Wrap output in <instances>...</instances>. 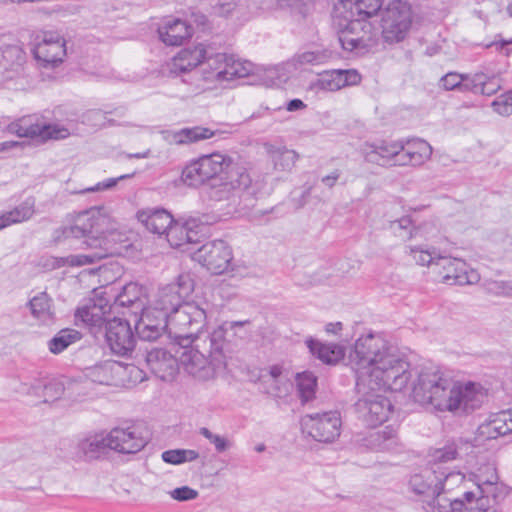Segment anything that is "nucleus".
Wrapping results in <instances>:
<instances>
[{"instance_id":"nucleus-48","label":"nucleus","mask_w":512,"mask_h":512,"mask_svg":"<svg viewBox=\"0 0 512 512\" xmlns=\"http://www.w3.org/2000/svg\"><path fill=\"white\" fill-rule=\"evenodd\" d=\"M390 229L401 239H411L416 235L415 227L408 216L390 222Z\"/></svg>"},{"instance_id":"nucleus-46","label":"nucleus","mask_w":512,"mask_h":512,"mask_svg":"<svg viewBox=\"0 0 512 512\" xmlns=\"http://www.w3.org/2000/svg\"><path fill=\"white\" fill-rule=\"evenodd\" d=\"M186 222L177 223L174 222L168 228L166 232V239L169 242L171 247L181 248L183 251H188L186 248V236H187Z\"/></svg>"},{"instance_id":"nucleus-34","label":"nucleus","mask_w":512,"mask_h":512,"mask_svg":"<svg viewBox=\"0 0 512 512\" xmlns=\"http://www.w3.org/2000/svg\"><path fill=\"white\" fill-rule=\"evenodd\" d=\"M35 213V201L27 198L12 210L0 214V231L13 225L28 221Z\"/></svg>"},{"instance_id":"nucleus-20","label":"nucleus","mask_w":512,"mask_h":512,"mask_svg":"<svg viewBox=\"0 0 512 512\" xmlns=\"http://www.w3.org/2000/svg\"><path fill=\"white\" fill-rule=\"evenodd\" d=\"M123 371L121 362L104 360L84 368L82 374L86 380L92 383L105 386H117L120 385L121 373Z\"/></svg>"},{"instance_id":"nucleus-5","label":"nucleus","mask_w":512,"mask_h":512,"mask_svg":"<svg viewBox=\"0 0 512 512\" xmlns=\"http://www.w3.org/2000/svg\"><path fill=\"white\" fill-rule=\"evenodd\" d=\"M246 322L226 321L211 333L202 330L187 340L175 338L183 348L179 362L184 370L194 378L206 381L214 378L226 367L223 346L226 335H238Z\"/></svg>"},{"instance_id":"nucleus-61","label":"nucleus","mask_w":512,"mask_h":512,"mask_svg":"<svg viewBox=\"0 0 512 512\" xmlns=\"http://www.w3.org/2000/svg\"><path fill=\"white\" fill-rule=\"evenodd\" d=\"M132 174H125L121 175L117 178H109L102 182L97 183L94 187L88 188L86 191L88 192H94V191H101V190H108L114 187L118 181L126 179L131 177Z\"/></svg>"},{"instance_id":"nucleus-38","label":"nucleus","mask_w":512,"mask_h":512,"mask_svg":"<svg viewBox=\"0 0 512 512\" xmlns=\"http://www.w3.org/2000/svg\"><path fill=\"white\" fill-rule=\"evenodd\" d=\"M332 57V52L327 49H315L298 53L293 57L296 68H304L307 65H321Z\"/></svg>"},{"instance_id":"nucleus-64","label":"nucleus","mask_w":512,"mask_h":512,"mask_svg":"<svg viewBox=\"0 0 512 512\" xmlns=\"http://www.w3.org/2000/svg\"><path fill=\"white\" fill-rule=\"evenodd\" d=\"M493 45H495L496 49L504 53L506 56H510L512 54V49L509 48V46L512 45V38L510 40L495 42Z\"/></svg>"},{"instance_id":"nucleus-2","label":"nucleus","mask_w":512,"mask_h":512,"mask_svg":"<svg viewBox=\"0 0 512 512\" xmlns=\"http://www.w3.org/2000/svg\"><path fill=\"white\" fill-rule=\"evenodd\" d=\"M61 235L65 239H83V244L90 249L86 254L63 258V265L76 267L92 264L122 251V234L117 231L106 207H91L79 212L70 226L61 228Z\"/></svg>"},{"instance_id":"nucleus-14","label":"nucleus","mask_w":512,"mask_h":512,"mask_svg":"<svg viewBox=\"0 0 512 512\" xmlns=\"http://www.w3.org/2000/svg\"><path fill=\"white\" fill-rule=\"evenodd\" d=\"M32 51L43 67H54L66 56V41L57 31H40L34 38Z\"/></svg>"},{"instance_id":"nucleus-4","label":"nucleus","mask_w":512,"mask_h":512,"mask_svg":"<svg viewBox=\"0 0 512 512\" xmlns=\"http://www.w3.org/2000/svg\"><path fill=\"white\" fill-rule=\"evenodd\" d=\"M194 287L190 274H180L175 282L160 288L153 304L149 305L157 313L166 314L175 338L187 340L206 325L208 304L188 301Z\"/></svg>"},{"instance_id":"nucleus-10","label":"nucleus","mask_w":512,"mask_h":512,"mask_svg":"<svg viewBox=\"0 0 512 512\" xmlns=\"http://www.w3.org/2000/svg\"><path fill=\"white\" fill-rule=\"evenodd\" d=\"M412 24V10L407 1L391 0L381 11L382 36L387 43L402 41Z\"/></svg>"},{"instance_id":"nucleus-36","label":"nucleus","mask_w":512,"mask_h":512,"mask_svg":"<svg viewBox=\"0 0 512 512\" xmlns=\"http://www.w3.org/2000/svg\"><path fill=\"white\" fill-rule=\"evenodd\" d=\"M253 71V65L249 61H241L233 55H228L225 69L219 72V82L232 81L236 78H244Z\"/></svg>"},{"instance_id":"nucleus-63","label":"nucleus","mask_w":512,"mask_h":512,"mask_svg":"<svg viewBox=\"0 0 512 512\" xmlns=\"http://www.w3.org/2000/svg\"><path fill=\"white\" fill-rule=\"evenodd\" d=\"M310 1L311 0H277L279 5L297 10L301 14L305 13V8L308 6Z\"/></svg>"},{"instance_id":"nucleus-41","label":"nucleus","mask_w":512,"mask_h":512,"mask_svg":"<svg viewBox=\"0 0 512 512\" xmlns=\"http://www.w3.org/2000/svg\"><path fill=\"white\" fill-rule=\"evenodd\" d=\"M459 456V447L455 442L446 444L444 447L432 449L428 454L430 467L451 462Z\"/></svg>"},{"instance_id":"nucleus-53","label":"nucleus","mask_w":512,"mask_h":512,"mask_svg":"<svg viewBox=\"0 0 512 512\" xmlns=\"http://www.w3.org/2000/svg\"><path fill=\"white\" fill-rule=\"evenodd\" d=\"M122 368L124 371L121 373L120 385H124L126 382L140 383L146 377L145 372L133 364L122 363Z\"/></svg>"},{"instance_id":"nucleus-24","label":"nucleus","mask_w":512,"mask_h":512,"mask_svg":"<svg viewBox=\"0 0 512 512\" xmlns=\"http://www.w3.org/2000/svg\"><path fill=\"white\" fill-rule=\"evenodd\" d=\"M218 131L208 127L194 126L178 130H164L161 132L163 139L170 145H189L210 139L217 135Z\"/></svg>"},{"instance_id":"nucleus-58","label":"nucleus","mask_w":512,"mask_h":512,"mask_svg":"<svg viewBox=\"0 0 512 512\" xmlns=\"http://www.w3.org/2000/svg\"><path fill=\"white\" fill-rule=\"evenodd\" d=\"M275 0H243V13H256L270 9Z\"/></svg>"},{"instance_id":"nucleus-9","label":"nucleus","mask_w":512,"mask_h":512,"mask_svg":"<svg viewBox=\"0 0 512 512\" xmlns=\"http://www.w3.org/2000/svg\"><path fill=\"white\" fill-rule=\"evenodd\" d=\"M439 484L438 471L425 467L410 476L408 488L423 503L426 512H461L463 501L439 495Z\"/></svg>"},{"instance_id":"nucleus-26","label":"nucleus","mask_w":512,"mask_h":512,"mask_svg":"<svg viewBox=\"0 0 512 512\" xmlns=\"http://www.w3.org/2000/svg\"><path fill=\"white\" fill-rule=\"evenodd\" d=\"M356 442L373 451H394L399 446L397 431L392 426L383 430L370 431Z\"/></svg>"},{"instance_id":"nucleus-56","label":"nucleus","mask_w":512,"mask_h":512,"mask_svg":"<svg viewBox=\"0 0 512 512\" xmlns=\"http://www.w3.org/2000/svg\"><path fill=\"white\" fill-rule=\"evenodd\" d=\"M487 290L497 296L512 297V281H492Z\"/></svg>"},{"instance_id":"nucleus-60","label":"nucleus","mask_w":512,"mask_h":512,"mask_svg":"<svg viewBox=\"0 0 512 512\" xmlns=\"http://www.w3.org/2000/svg\"><path fill=\"white\" fill-rule=\"evenodd\" d=\"M173 499L177 501L193 500L198 496V492L188 486L176 488L171 492Z\"/></svg>"},{"instance_id":"nucleus-55","label":"nucleus","mask_w":512,"mask_h":512,"mask_svg":"<svg viewBox=\"0 0 512 512\" xmlns=\"http://www.w3.org/2000/svg\"><path fill=\"white\" fill-rule=\"evenodd\" d=\"M493 110L501 116H509L512 114V98L511 91L497 97L491 104Z\"/></svg>"},{"instance_id":"nucleus-51","label":"nucleus","mask_w":512,"mask_h":512,"mask_svg":"<svg viewBox=\"0 0 512 512\" xmlns=\"http://www.w3.org/2000/svg\"><path fill=\"white\" fill-rule=\"evenodd\" d=\"M212 9L218 16H227L233 11L243 14V0H216Z\"/></svg>"},{"instance_id":"nucleus-16","label":"nucleus","mask_w":512,"mask_h":512,"mask_svg":"<svg viewBox=\"0 0 512 512\" xmlns=\"http://www.w3.org/2000/svg\"><path fill=\"white\" fill-rule=\"evenodd\" d=\"M104 328L106 342L114 354L126 356L133 351L135 337L128 320L114 317L107 321Z\"/></svg>"},{"instance_id":"nucleus-19","label":"nucleus","mask_w":512,"mask_h":512,"mask_svg":"<svg viewBox=\"0 0 512 512\" xmlns=\"http://www.w3.org/2000/svg\"><path fill=\"white\" fill-rule=\"evenodd\" d=\"M361 82V75L355 69L330 70L318 75V78L311 82V89L320 92H334L347 86H354Z\"/></svg>"},{"instance_id":"nucleus-50","label":"nucleus","mask_w":512,"mask_h":512,"mask_svg":"<svg viewBox=\"0 0 512 512\" xmlns=\"http://www.w3.org/2000/svg\"><path fill=\"white\" fill-rule=\"evenodd\" d=\"M187 236H186V246L197 244L200 242L201 238H203L206 234L207 227L200 223L197 219L192 218L186 221Z\"/></svg>"},{"instance_id":"nucleus-22","label":"nucleus","mask_w":512,"mask_h":512,"mask_svg":"<svg viewBox=\"0 0 512 512\" xmlns=\"http://www.w3.org/2000/svg\"><path fill=\"white\" fill-rule=\"evenodd\" d=\"M206 58V47L198 44L180 50L168 63L167 67L171 74L179 75L189 72L200 65Z\"/></svg>"},{"instance_id":"nucleus-3","label":"nucleus","mask_w":512,"mask_h":512,"mask_svg":"<svg viewBox=\"0 0 512 512\" xmlns=\"http://www.w3.org/2000/svg\"><path fill=\"white\" fill-rule=\"evenodd\" d=\"M412 397L421 405H430L440 412L468 413L479 408L485 394L473 382L453 383L434 365L423 366L413 382Z\"/></svg>"},{"instance_id":"nucleus-57","label":"nucleus","mask_w":512,"mask_h":512,"mask_svg":"<svg viewBox=\"0 0 512 512\" xmlns=\"http://www.w3.org/2000/svg\"><path fill=\"white\" fill-rule=\"evenodd\" d=\"M489 420L495 425L498 433L502 436L512 433L505 410L492 415Z\"/></svg>"},{"instance_id":"nucleus-21","label":"nucleus","mask_w":512,"mask_h":512,"mask_svg":"<svg viewBox=\"0 0 512 512\" xmlns=\"http://www.w3.org/2000/svg\"><path fill=\"white\" fill-rule=\"evenodd\" d=\"M232 190H247L251 195L258 193L252 185L250 174L243 167L232 168L228 172L227 181L223 182L219 188L212 189L210 197L217 201L228 199Z\"/></svg>"},{"instance_id":"nucleus-45","label":"nucleus","mask_w":512,"mask_h":512,"mask_svg":"<svg viewBox=\"0 0 512 512\" xmlns=\"http://www.w3.org/2000/svg\"><path fill=\"white\" fill-rule=\"evenodd\" d=\"M24 55L22 50L17 46H9L0 52V71L16 70L23 62Z\"/></svg>"},{"instance_id":"nucleus-17","label":"nucleus","mask_w":512,"mask_h":512,"mask_svg":"<svg viewBox=\"0 0 512 512\" xmlns=\"http://www.w3.org/2000/svg\"><path fill=\"white\" fill-rule=\"evenodd\" d=\"M108 449L120 454H136L147 444L146 438L134 426L115 427L106 433Z\"/></svg>"},{"instance_id":"nucleus-1","label":"nucleus","mask_w":512,"mask_h":512,"mask_svg":"<svg viewBox=\"0 0 512 512\" xmlns=\"http://www.w3.org/2000/svg\"><path fill=\"white\" fill-rule=\"evenodd\" d=\"M349 363L360 394L355 403L358 418L368 426L382 424L388 419L392 404L376 390L399 392L407 387L412 376L407 357L381 333L369 332L355 341Z\"/></svg>"},{"instance_id":"nucleus-35","label":"nucleus","mask_w":512,"mask_h":512,"mask_svg":"<svg viewBox=\"0 0 512 512\" xmlns=\"http://www.w3.org/2000/svg\"><path fill=\"white\" fill-rule=\"evenodd\" d=\"M199 158L203 166L205 178L207 179V181L214 179L215 177L220 175L232 164V159L229 156L220 153L203 155Z\"/></svg>"},{"instance_id":"nucleus-31","label":"nucleus","mask_w":512,"mask_h":512,"mask_svg":"<svg viewBox=\"0 0 512 512\" xmlns=\"http://www.w3.org/2000/svg\"><path fill=\"white\" fill-rule=\"evenodd\" d=\"M263 149L277 171H290L299 158L296 151L288 149L284 145L265 142Z\"/></svg>"},{"instance_id":"nucleus-30","label":"nucleus","mask_w":512,"mask_h":512,"mask_svg":"<svg viewBox=\"0 0 512 512\" xmlns=\"http://www.w3.org/2000/svg\"><path fill=\"white\" fill-rule=\"evenodd\" d=\"M137 219L149 232L159 236L166 234L173 223V217L167 210L157 208H147L139 211Z\"/></svg>"},{"instance_id":"nucleus-7","label":"nucleus","mask_w":512,"mask_h":512,"mask_svg":"<svg viewBox=\"0 0 512 512\" xmlns=\"http://www.w3.org/2000/svg\"><path fill=\"white\" fill-rule=\"evenodd\" d=\"M362 151L367 162L380 166H421L432 155L431 145L419 138L406 143L381 141L365 144Z\"/></svg>"},{"instance_id":"nucleus-29","label":"nucleus","mask_w":512,"mask_h":512,"mask_svg":"<svg viewBox=\"0 0 512 512\" xmlns=\"http://www.w3.org/2000/svg\"><path fill=\"white\" fill-rule=\"evenodd\" d=\"M502 88V78L499 74L486 73L484 71L476 72L468 78L464 84V89L474 94L491 96L496 94Z\"/></svg>"},{"instance_id":"nucleus-37","label":"nucleus","mask_w":512,"mask_h":512,"mask_svg":"<svg viewBox=\"0 0 512 512\" xmlns=\"http://www.w3.org/2000/svg\"><path fill=\"white\" fill-rule=\"evenodd\" d=\"M81 338L82 334L75 329H62L48 342L49 351L56 355L60 354Z\"/></svg>"},{"instance_id":"nucleus-49","label":"nucleus","mask_w":512,"mask_h":512,"mask_svg":"<svg viewBox=\"0 0 512 512\" xmlns=\"http://www.w3.org/2000/svg\"><path fill=\"white\" fill-rule=\"evenodd\" d=\"M199 433L206 438L211 444L214 445L215 451L217 453H223L231 449L234 445L233 441L228 439L225 436L214 434L208 428L202 427L199 430Z\"/></svg>"},{"instance_id":"nucleus-18","label":"nucleus","mask_w":512,"mask_h":512,"mask_svg":"<svg viewBox=\"0 0 512 512\" xmlns=\"http://www.w3.org/2000/svg\"><path fill=\"white\" fill-rule=\"evenodd\" d=\"M140 313V318L135 322V330L140 339L154 341L164 331H168L169 336L175 340L174 335L170 331V321L166 318L164 312L157 313L154 309L147 306Z\"/></svg>"},{"instance_id":"nucleus-39","label":"nucleus","mask_w":512,"mask_h":512,"mask_svg":"<svg viewBox=\"0 0 512 512\" xmlns=\"http://www.w3.org/2000/svg\"><path fill=\"white\" fill-rule=\"evenodd\" d=\"M78 449L87 459L97 458L105 449H108L106 434H96L83 439L79 442Z\"/></svg>"},{"instance_id":"nucleus-12","label":"nucleus","mask_w":512,"mask_h":512,"mask_svg":"<svg viewBox=\"0 0 512 512\" xmlns=\"http://www.w3.org/2000/svg\"><path fill=\"white\" fill-rule=\"evenodd\" d=\"M8 131L19 137L48 139H64L69 131L63 126L47 124L37 115H26L8 125Z\"/></svg>"},{"instance_id":"nucleus-25","label":"nucleus","mask_w":512,"mask_h":512,"mask_svg":"<svg viewBox=\"0 0 512 512\" xmlns=\"http://www.w3.org/2000/svg\"><path fill=\"white\" fill-rule=\"evenodd\" d=\"M107 304L103 305L102 300L96 303L94 300H89L87 303L78 307L75 313L77 321H81L88 327L93 334H97L105 327L107 319L104 317L106 313Z\"/></svg>"},{"instance_id":"nucleus-43","label":"nucleus","mask_w":512,"mask_h":512,"mask_svg":"<svg viewBox=\"0 0 512 512\" xmlns=\"http://www.w3.org/2000/svg\"><path fill=\"white\" fill-rule=\"evenodd\" d=\"M298 394L303 403L311 401L315 396L317 386L316 377L310 372H303L297 375Z\"/></svg>"},{"instance_id":"nucleus-44","label":"nucleus","mask_w":512,"mask_h":512,"mask_svg":"<svg viewBox=\"0 0 512 512\" xmlns=\"http://www.w3.org/2000/svg\"><path fill=\"white\" fill-rule=\"evenodd\" d=\"M406 253L415 261L416 264L421 266H430L434 269V263L438 256L435 250H430L422 245H408L406 246Z\"/></svg>"},{"instance_id":"nucleus-6","label":"nucleus","mask_w":512,"mask_h":512,"mask_svg":"<svg viewBox=\"0 0 512 512\" xmlns=\"http://www.w3.org/2000/svg\"><path fill=\"white\" fill-rule=\"evenodd\" d=\"M382 0H343L334 7L333 25L341 47L349 52H363L372 39V25L368 19L375 16Z\"/></svg>"},{"instance_id":"nucleus-27","label":"nucleus","mask_w":512,"mask_h":512,"mask_svg":"<svg viewBox=\"0 0 512 512\" xmlns=\"http://www.w3.org/2000/svg\"><path fill=\"white\" fill-rule=\"evenodd\" d=\"M146 295L142 286L137 283H128L122 288V291L116 296L111 308H127L137 317L138 313L145 309Z\"/></svg>"},{"instance_id":"nucleus-33","label":"nucleus","mask_w":512,"mask_h":512,"mask_svg":"<svg viewBox=\"0 0 512 512\" xmlns=\"http://www.w3.org/2000/svg\"><path fill=\"white\" fill-rule=\"evenodd\" d=\"M306 344L311 354L325 364H336L345 356V348L342 345L323 343L313 338H308Z\"/></svg>"},{"instance_id":"nucleus-54","label":"nucleus","mask_w":512,"mask_h":512,"mask_svg":"<svg viewBox=\"0 0 512 512\" xmlns=\"http://www.w3.org/2000/svg\"><path fill=\"white\" fill-rule=\"evenodd\" d=\"M228 55L225 53H216L214 55L208 54V51L206 50V60L208 66L214 73L213 78L217 81H219V72L223 69H225V64L227 61Z\"/></svg>"},{"instance_id":"nucleus-8","label":"nucleus","mask_w":512,"mask_h":512,"mask_svg":"<svg viewBox=\"0 0 512 512\" xmlns=\"http://www.w3.org/2000/svg\"><path fill=\"white\" fill-rule=\"evenodd\" d=\"M472 477L475 488L464 492L460 499L463 501L461 512H496L489 508L504 495L505 488L499 482L495 465L490 462L480 465Z\"/></svg>"},{"instance_id":"nucleus-11","label":"nucleus","mask_w":512,"mask_h":512,"mask_svg":"<svg viewBox=\"0 0 512 512\" xmlns=\"http://www.w3.org/2000/svg\"><path fill=\"white\" fill-rule=\"evenodd\" d=\"M192 259L207 271L220 275L228 271L233 253L224 240H213L203 244L191 253Z\"/></svg>"},{"instance_id":"nucleus-15","label":"nucleus","mask_w":512,"mask_h":512,"mask_svg":"<svg viewBox=\"0 0 512 512\" xmlns=\"http://www.w3.org/2000/svg\"><path fill=\"white\" fill-rule=\"evenodd\" d=\"M433 272L437 280L447 285H472L480 280V274L458 258L438 256Z\"/></svg>"},{"instance_id":"nucleus-23","label":"nucleus","mask_w":512,"mask_h":512,"mask_svg":"<svg viewBox=\"0 0 512 512\" xmlns=\"http://www.w3.org/2000/svg\"><path fill=\"white\" fill-rule=\"evenodd\" d=\"M146 362L150 370L164 381L171 380L178 370L176 358L163 348H153L148 351Z\"/></svg>"},{"instance_id":"nucleus-42","label":"nucleus","mask_w":512,"mask_h":512,"mask_svg":"<svg viewBox=\"0 0 512 512\" xmlns=\"http://www.w3.org/2000/svg\"><path fill=\"white\" fill-rule=\"evenodd\" d=\"M438 478L440 480L439 495L444 496L465 482V475L460 471H438Z\"/></svg>"},{"instance_id":"nucleus-52","label":"nucleus","mask_w":512,"mask_h":512,"mask_svg":"<svg viewBox=\"0 0 512 512\" xmlns=\"http://www.w3.org/2000/svg\"><path fill=\"white\" fill-rule=\"evenodd\" d=\"M470 77L471 75H462L455 72H449L440 79V86L445 90L459 89L461 91H466L464 89V84Z\"/></svg>"},{"instance_id":"nucleus-40","label":"nucleus","mask_w":512,"mask_h":512,"mask_svg":"<svg viewBox=\"0 0 512 512\" xmlns=\"http://www.w3.org/2000/svg\"><path fill=\"white\" fill-rule=\"evenodd\" d=\"M181 180L190 187H198L207 182L200 158L192 160L184 167Z\"/></svg>"},{"instance_id":"nucleus-28","label":"nucleus","mask_w":512,"mask_h":512,"mask_svg":"<svg viewBox=\"0 0 512 512\" xmlns=\"http://www.w3.org/2000/svg\"><path fill=\"white\" fill-rule=\"evenodd\" d=\"M193 28L185 21L179 18H171L164 21L158 28L160 40L169 46H179L190 38Z\"/></svg>"},{"instance_id":"nucleus-13","label":"nucleus","mask_w":512,"mask_h":512,"mask_svg":"<svg viewBox=\"0 0 512 512\" xmlns=\"http://www.w3.org/2000/svg\"><path fill=\"white\" fill-rule=\"evenodd\" d=\"M301 426L315 441L331 443L341 433L342 421L337 411L305 415L301 419Z\"/></svg>"},{"instance_id":"nucleus-47","label":"nucleus","mask_w":512,"mask_h":512,"mask_svg":"<svg viewBox=\"0 0 512 512\" xmlns=\"http://www.w3.org/2000/svg\"><path fill=\"white\" fill-rule=\"evenodd\" d=\"M269 374L271 387L267 393L274 397H281L284 393H287L292 385L288 381L282 382L281 368L279 366H273L271 367Z\"/></svg>"},{"instance_id":"nucleus-62","label":"nucleus","mask_w":512,"mask_h":512,"mask_svg":"<svg viewBox=\"0 0 512 512\" xmlns=\"http://www.w3.org/2000/svg\"><path fill=\"white\" fill-rule=\"evenodd\" d=\"M162 460L166 463L179 465L184 463L182 449L167 450L162 453Z\"/></svg>"},{"instance_id":"nucleus-59","label":"nucleus","mask_w":512,"mask_h":512,"mask_svg":"<svg viewBox=\"0 0 512 512\" xmlns=\"http://www.w3.org/2000/svg\"><path fill=\"white\" fill-rule=\"evenodd\" d=\"M477 435L480 439H496L502 436L490 420L485 421L478 427Z\"/></svg>"},{"instance_id":"nucleus-32","label":"nucleus","mask_w":512,"mask_h":512,"mask_svg":"<svg viewBox=\"0 0 512 512\" xmlns=\"http://www.w3.org/2000/svg\"><path fill=\"white\" fill-rule=\"evenodd\" d=\"M27 306L31 315L42 325H51L55 322L53 299L46 292H39L32 297Z\"/></svg>"}]
</instances>
